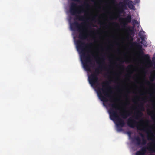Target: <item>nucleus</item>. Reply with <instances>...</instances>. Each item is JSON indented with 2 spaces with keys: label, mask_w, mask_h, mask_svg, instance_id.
Masks as SVG:
<instances>
[{
  "label": "nucleus",
  "mask_w": 155,
  "mask_h": 155,
  "mask_svg": "<svg viewBox=\"0 0 155 155\" xmlns=\"http://www.w3.org/2000/svg\"><path fill=\"white\" fill-rule=\"evenodd\" d=\"M92 44V43H91L85 44L84 42L81 40H78L76 42L77 49L82 54L81 55V58L84 61L82 62L83 66L86 71H91V68L88 65V64L89 63L90 64H91L92 60L90 55L88 54L87 55L86 54L85 48H87V47L86 46L87 45L88 48H91Z\"/></svg>",
  "instance_id": "f257e3e1"
},
{
  "label": "nucleus",
  "mask_w": 155,
  "mask_h": 155,
  "mask_svg": "<svg viewBox=\"0 0 155 155\" xmlns=\"http://www.w3.org/2000/svg\"><path fill=\"white\" fill-rule=\"evenodd\" d=\"M110 108L108 110L110 119L113 120H116V124L119 131L122 130V127L124 126L125 123L124 120L120 118L116 111L119 110L116 103H114L109 104Z\"/></svg>",
  "instance_id": "f03ea898"
},
{
  "label": "nucleus",
  "mask_w": 155,
  "mask_h": 155,
  "mask_svg": "<svg viewBox=\"0 0 155 155\" xmlns=\"http://www.w3.org/2000/svg\"><path fill=\"white\" fill-rule=\"evenodd\" d=\"M96 63L99 65V66L96 68L95 71L91 74L88 76V80L89 83L92 86H94L96 84H98V76L100 73L101 69L105 64V59L104 56L100 58V61L96 60Z\"/></svg>",
  "instance_id": "7ed1b4c3"
},
{
  "label": "nucleus",
  "mask_w": 155,
  "mask_h": 155,
  "mask_svg": "<svg viewBox=\"0 0 155 155\" xmlns=\"http://www.w3.org/2000/svg\"><path fill=\"white\" fill-rule=\"evenodd\" d=\"M109 83L108 81H105L103 82L102 84V88H101L100 87L97 88V95L99 98L103 102H107L108 100L106 97H109L110 99V101H112V98L110 96L108 93L109 89H110L111 87L109 86V87H107L109 86Z\"/></svg>",
  "instance_id": "20e7f679"
},
{
  "label": "nucleus",
  "mask_w": 155,
  "mask_h": 155,
  "mask_svg": "<svg viewBox=\"0 0 155 155\" xmlns=\"http://www.w3.org/2000/svg\"><path fill=\"white\" fill-rule=\"evenodd\" d=\"M82 6H78L74 3H71L70 4V12L71 14L76 16V19L79 20L84 21L87 20L84 16L78 15L82 12L85 13V10L84 9H81Z\"/></svg>",
  "instance_id": "39448f33"
},
{
  "label": "nucleus",
  "mask_w": 155,
  "mask_h": 155,
  "mask_svg": "<svg viewBox=\"0 0 155 155\" xmlns=\"http://www.w3.org/2000/svg\"><path fill=\"white\" fill-rule=\"evenodd\" d=\"M85 24L84 22L79 24L78 22L75 21L70 24L71 30H74V28H76L80 32L79 38L81 40H85L88 38V35L85 32L86 28H84Z\"/></svg>",
  "instance_id": "423d86ee"
},
{
  "label": "nucleus",
  "mask_w": 155,
  "mask_h": 155,
  "mask_svg": "<svg viewBox=\"0 0 155 155\" xmlns=\"http://www.w3.org/2000/svg\"><path fill=\"white\" fill-rule=\"evenodd\" d=\"M144 122V121L142 119L139 122H137L131 117H130L128 120L127 124L128 126L131 128H133L136 127L139 130L151 132V131L149 129H147V127L143 125L142 124Z\"/></svg>",
  "instance_id": "0eeeda50"
},
{
  "label": "nucleus",
  "mask_w": 155,
  "mask_h": 155,
  "mask_svg": "<svg viewBox=\"0 0 155 155\" xmlns=\"http://www.w3.org/2000/svg\"><path fill=\"white\" fill-rule=\"evenodd\" d=\"M132 46L135 47L139 50V52L141 55H142L143 58L146 61L150 60V56L148 54H144L143 51L142 49V46L136 42H132L131 44Z\"/></svg>",
  "instance_id": "6e6552de"
},
{
  "label": "nucleus",
  "mask_w": 155,
  "mask_h": 155,
  "mask_svg": "<svg viewBox=\"0 0 155 155\" xmlns=\"http://www.w3.org/2000/svg\"><path fill=\"white\" fill-rule=\"evenodd\" d=\"M147 149L149 151L155 152V148L151 147H150V145L148 144V146L143 147L140 150L137 151L135 155H145Z\"/></svg>",
  "instance_id": "1a4fd4ad"
},
{
  "label": "nucleus",
  "mask_w": 155,
  "mask_h": 155,
  "mask_svg": "<svg viewBox=\"0 0 155 155\" xmlns=\"http://www.w3.org/2000/svg\"><path fill=\"white\" fill-rule=\"evenodd\" d=\"M120 19L122 21L121 23L123 25L122 27L125 28L127 24L131 21V16L128 15L124 18H120Z\"/></svg>",
  "instance_id": "9d476101"
},
{
  "label": "nucleus",
  "mask_w": 155,
  "mask_h": 155,
  "mask_svg": "<svg viewBox=\"0 0 155 155\" xmlns=\"http://www.w3.org/2000/svg\"><path fill=\"white\" fill-rule=\"evenodd\" d=\"M129 0H124L122 3H121L122 5L120 7L118 11V13H121L123 12L124 8L125 9L127 8V5H128Z\"/></svg>",
  "instance_id": "9b49d317"
},
{
  "label": "nucleus",
  "mask_w": 155,
  "mask_h": 155,
  "mask_svg": "<svg viewBox=\"0 0 155 155\" xmlns=\"http://www.w3.org/2000/svg\"><path fill=\"white\" fill-rule=\"evenodd\" d=\"M133 141L136 142V144L137 145L140 146L141 145V140L138 136L134 137Z\"/></svg>",
  "instance_id": "f8f14e48"
},
{
  "label": "nucleus",
  "mask_w": 155,
  "mask_h": 155,
  "mask_svg": "<svg viewBox=\"0 0 155 155\" xmlns=\"http://www.w3.org/2000/svg\"><path fill=\"white\" fill-rule=\"evenodd\" d=\"M130 115L129 112L128 111H125L121 114L120 116L122 118L124 119L127 118Z\"/></svg>",
  "instance_id": "ddd939ff"
},
{
  "label": "nucleus",
  "mask_w": 155,
  "mask_h": 155,
  "mask_svg": "<svg viewBox=\"0 0 155 155\" xmlns=\"http://www.w3.org/2000/svg\"><path fill=\"white\" fill-rule=\"evenodd\" d=\"M143 114V113L140 111H138L135 115V118L137 120H139L142 117Z\"/></svg>",
  "instance_id": "4468645a"
},
{
  "label": "nucleus",
  "mask_w": 155,
  "mask_h": 155,
  "mask_svg": "<svg viewBox=\"0 0 155 155\" xmlns=\"http://www.w3.org/2000/svg\"><path fill=\"white\" fill-rule=\"evenodd\" d=\"M133 2L132 1H129L128 2V7L129 8L131 9H132L133 10H135V7L133 5Z\"/></svg>",
  "instance_id": "2eb2a0df"
},
{
  "label": "nucleus",
  "mask_w": 155,
  "mask_h": 155,
  "mask_svg": "<svg viewBox=\"0 0 155 155\" xmlns=\"http://www.w3.org/2000/svg\"><path fill=\"white\" fill-rule=\"evenodd\" d=\"M141 43L143 44L144 46H147V44L146 41L144 40V38L143 37L141 38Z\"/></svg>",
  "instance_id": "dca6fc26"
},
{
  "label": "nucleus",
  "mask_w": 155,
  "mask_h": 155,
  "mask_svg": "<svg viewBox=\"0 0 155 155\" xmlns=\"http://www.w3.org/2000/svg\"><path fill=\"white\" fill-rule=\"evenodd\" d=\"M139 107L140 110L141 111H143L144 110V107L143 105V104L142 103H141L139 105Z\"/></svg>",
  "instance_id": "f3484780"
},
{
  "label": "nucleus",
  "mask_w": 155,
  "mask_h": 155,
  "mask_svg": "<svg viewBox=\"0 0 155 155\" xmlns=\"http://www.w3.org/2000/svg\"><path fill=\"white\" fill-rule=\"evenodd\" d=\"M128 34H132L134 33V31L133 29H131L130 27H128L127 30Z\"/></svg>",
  "instance_id": "a211bd4d"
},
{
  "label": "nucleus",
  "mask_w": 155,
  "mask_h": 155,
  "mask_svg": "<svg viewBox=\"0 0 155 155\" xmlns=\"http://www.w3.org/2000/svg\"><path fill=\"white\" fill-rule=\"evenodd\" d=\"M147 143V140L144 138H143L142 139V142H141V145H145Z\"/></svg>",
  "instance_id": "6ab92c4d"
},
{
  "label": "nucleus",
  "mask_w": 155,
  "mask_h": 155,
  "mask_svg": "<svg viewBox=\"0 0 155 155\" xmlns=\"http://www.w3.org/2000/svg\"><path fill=\"white\" fill-rule=\"evenodd\" d=\"M119 16H120V14L118 15V14H117V15H115L114 16V17L111 18L110 19H117L118 18V17Z\"/></svg>",
  "instance_id": "aec40b11"
},
{
  "label": "nucleus",
  "mask_w": 155,
  "mask_h": 155,
  "mask_svg": "<svg viewBox=\"0 0 155 155\" xmlns=\"http://www.w3.org/2000/svg\"><path fill=\"white\" fill-rule=\"evenodd\" d=\"M155 79V75L151 76L150 78V79L151 81H153Z\"/></svg>",
  "instance_id": "412c9836"
},
{
  "label": "nucleus",
  "mask_w": 155,
  "mask_h": 155,
  "mask_svg": "<svg viewBox=\"0 0 155 155\" xmlns=\"http://www.w3.org/2000/svg\"><path fill=\"white\" fill-rule=\"evenodd\" d=\"M135 3L134 4V5H135L136 4L139 3L140 2V0H134Z\"/></svg>",
  "instance_id": "4be33fe9"
},
{
  "label": "nucleus",
  "mask_w": 155,
  "mask_h": 155,
  "mask_svg": "<svg viewBox=\"0 0 155 155\" xmlns=\"http://www.w3.org/2000/svg\"><path fill=\"white\" fill-rule=\"evenodd\" d=\"M139 135L142 137V138H144V136L142 133H139Z\"/></svg>",
  "instance_id": "5701e85b"
},
{
  "label": "nucleus",
  "mask_w": 155,
  "mask_h": 155,
  "mask_svg": "<svg viewBox=\"0 0 155 155\" xmlns=\"http://www.w3.org/2000/svg\"><path fill=\"white\" fill-rule=\"evenodd\" d=\"M139 135L142 137V138H144V136L142 133H139Z\"/></svg>",
  "instance_id": "b1692460"
},
{
  "label": "nucleus",
  "mask_w": 155,
  "mask_h": 155,
  "mask_svg": "<svg viewBox=\"0 0 155 155\" xmlns=\"http://www.w3.org/2000/svg\"><path fill=\"white\" fill-rule=\"evenodd\" d=\"M153 61H154V62L153 63V65L154 66V68H155V54L154 57V58L153 59Z\"/></svg>",
  "instance_id": "393cba45"
},
{
  "label": "nucleus",
  "mask_w": 155,
  "mask_h": 155,
  "mask_svg": "<svg viewBox=\"0 0 155 155\" xmlns=\"http://www.w3.org/2000/svg\"><path fill=\"white\" fill-rule=\"evenodd\" d=\"M127 134H128L129 136L130 137L131 136V133L130 131H128L127 133Z\"/></svg>",
  "instance_id": "a878e982"
},
{
  "label": "nucleus",
  "mask_w": 155,
  "mask_h": 155,
  "mask_svg": "<svg viewBox=\"0 0 155 155\" xmlns=\"http://www.w3.org/2000/svg\"><path fill=\"white\" fill-rule=\"evenodd\" d=\"M84 5L87 7H88L89 6V4L87 3H84Z\"/></svg>",
  "instance_id": "bb28decb"
},
{
  "label": "nucleus",
  "mask_w": 155,
  "mask_h": 155,
  "mask_svg": "<svg viewBox=\"0 0 155 155\" xmlns=\"http://www.w3.org/2000/svg\"><path fill=\"white\" fill-rule=\"evenodd\" d=\"M72 1H74L75 2H80V0H71Z\"/></svg>",
  "instance_id": "cd10ccee"
},
{
  "label": "nucleus",
  "mask_w": 155,
  "mask_h": 155,
  "mask_svg": "<svg viewBox=\"0 0 155 155\" xmlns=\"http://www.w3.org/2000/svg\"><path fill=\"white\" fill-rule=\"evenodd\" d=\"M148 114L149 115H151V114H152V112L150 111H148Z\"/></svg>",
  "instance_id": "c85d7f7f"
},
{
  "label": "nucleus",
  "mask_w": 155,
  "mask_h": 155,
  "mask_svg": "<svg viewBox=\"0 0 155 155\" xmlns=\"http://www.w3.org/2000/svg\"><path fill=\"white\" fill-rule=\"evenodd\" d=\"M147 83H148V84H150V82H149V81H147Z\"/></svg>",
  "instance_id": "c756f323"
},
{
  "label": "nucleus",
  "mask_w": 155,
  "mask_h": 155,
  "mask_svg": "<svg viewBox=\"0 0 155 155\" xmlns=\"http://www.w3.org/2000/svg\"><path fill=\"white\" fill-rule=\"evenodd\" d=\"M145 99H142V101H145Z\"/></svg>",
  "instance_id": "7c9ffc66"
},
{
  "label": "nucleus",
  "mask_w": 155,
  "mask_h": 155,
  "mask_svg": "<svg viewBox=\"0 0 155 155\" xmlns=\"http://www.w3.org/2000/svg\"><path fill=\"white\" fill-rule=\"evenodd\" d=\"M133 40V38H131V41H132Z\"/></svg>",
  "instance_id": "2f4dec72"
},
{
  "label": "nucleus",
  "mask_w": 155,
  "mask_h": 155,
  "mask_svg": "<svg viewBox=\"0 0 155 155\" xmlns=\"http://www.w3.org/2000/svg\"><path fill=\"white\" fill-rule=\"evenodd\" d=\"M153 117H154V115H153V116H151V117H152V119L153 118Z\"/></svg>",
  "instance_id": "473e14b6"
},
{
  "label": "nucleus",
  "mask_w": 155,
  "mask_h": 155,
  "mask_svg": "<svg viewBox=\"0 0 155 155\" xmlns=\"http://www.w3.org/2000/svg\"><path fill=\"white\" fill-rule=\"evenodd\" d=\"M147 123L148 124V123H149V121H148V120H147Z\"/></svg>",
  "instance_id": "72a5a7b5"
},
{
  "label": "nucleus",
  "mask_w": 155,
  "mask_h": 155,
  "mask_svg": "<svg viewBox=\"0 0 155 155\" xmlns=\"http://www.w3.org/2000/svg\"><path fill=\"white\" fill-rule=\"evenodd\" d=\"M127 61H128V59H127L126 60V61L127 62Z\"/></svg>",
  "instance_id": "f704fd0d"
},
{
  "label": "nucleus",
  "mask_w": 155,
  "mask_h": 155,
  "mask_svg": "<svg viewBox=\"0 0 155 155\" xmlns=\"http://www.w3.org/2000/svg\"><path fill=\"white\" fill-rule=\"evenodd\" d=\"M134 21L135 22H136V21H137V20H134Z\"/></svg>",
  "instance_id": "c9c22d12"
},
{
  "label": "nucleus",
  "mask_w": 155,
  "mask_h": 155,
  "mask_svg": "<svg viewBox=\"0 0 155 155\" xmlns=\"http://www.w3.org/2000/svg\"><path fill=\"white\" fill-rule=\"evenodd\" d=\"M127 38L128 39H129V37H128V36L127 37Z\"/></svg>",
  "instance_id": "e433bc0d"
},
{
  "label": "nucleus",
  "mask_w": 155,
  "mask_h": 155,
  "mask_svg": "<svg viewBox=\"0 0 155 155\" xmlns=\"http://www.w3.org/2000/svg\"><path fill=\"white\" fill-rule=\"evenodd\" d=\"M116 101L115 99H114V101Z\"/></svg>",
  "instance_id": "4c0bfd02"
},
{
  "label": "nucleus",
  "mask_w": 155,
  "mask_h": 155,
  "mask_svg": "<svg viewBox=\"0 0 155 155\" xmlns=\"http://www.w3.org/2000/svg\"><path fill=\"white\" fill-rule=\"evenodd\" d=\"M150 96H152V94H150Z\"/></svg>",
  "instance_id": "58836bf2"
},
{
  "label": "nucleus",
  "mask_w": 155,
  "mask_h": 155,
  "mask_svg": "<svg viewBox=\"0 0 155 155\" xmlns=\"http://www.w3.org/2000/svg\"><path fill=\"white\" fill-rule=\"evenodd\" d=\"M154 144H155V141L154 142Z\"/></svg>",
  "instance_id": "ea45409f"
}]
</instances>
